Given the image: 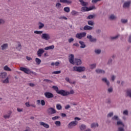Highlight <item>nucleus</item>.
<instances>
[{"mask_svg": "<svg viewBox=\"0 0 131 131\" xmlns=\"http://www.w3.org/2000/svg\"><path fill=\"white\" fill-rule=\"evenodd\" d=\"M40 104L42 106L45 105H46V101L44 100H41V102H40Z\"/></svg>", "mask_w": 131, "mask_h": 131, "instance_id": "43", "label": "nucleus"}, {"mask_svg": "<svg viewBox=\"0 0 131 131\" xmlns=\"http://www.w3.org/2000/svg\"><path fill=\"white\" fill-rule=\"evenodd\" d=\"M79 2L82 6H86L88 5V3L84 2L83 0H79Z\"/></svg>", "mask_w": 131, "mask_h": 131, "instance_id": "26", "label": "nucleus"}, {"mask_svg": "<svg viewBox=\"0 0 131 131\" xmlns=\"http://www.w3.org/2000/svg\"><path fill=\"white\" fill-rule=\"evenodd\" d=\"M47 113L50 115L55 114L57 111L53 107H50L47 110Z\"/></svg>", "mask_w": 131, "mask_h": 131, "instance_id": "8", "label": "nucleus"}, {"mask_svg": "<svg viewBox=\"0 0 131 131\" xmlns=\"http://www.w3.org/2000/svg\"><path fill=\"white\" fill-rule=\"evenodd\" d=\"M2 82L4 84H7L9 83V77H7L6 79H5Z\"/></svg>", "mask_w": 131, "mask_h": 131, "instance_id": "31", "label": "nucleus"}, {"mask_svg": "<svg viewBox=\"0 0 131 131\" xmlns=\"http://www.w3.org/2000/svg\"><path fill=\"white\" fill-rule=\"evenodd\" d=\"M108 92L109 93L112 92H113V89H112V88L108 89Z\"/></svg>", "mask_w": 131, "mask_h": 131, "instance_id": "61", "label": "nucleus"}, {"mask_svg": "<svg viewBox=\"0 0 131 131\" xmlns=\"http://www.w3.org/2000/svg\"><path fill=\"white\" fill-rule=\"evenodd\" d=\"M70 107H71L70 105H66V106H65V109H66V110H69V109L70 108Z\"/></svg>", "mask_w": 131, "mask_h": 131, "instance_id": "57", "label": "nucleus"}, {"mask_svg": "<svg viewBox=\"0 0 131 131\" xmlns=\"http://www.w3.org/2000/svg\"><path fill=\"white\" fill-rule=\"evenodd\" d=\"M74 55L73 54L69 55V61H70V63L74 65Z\"/></svg>", "mask_w": 131, "mask_h": 131, "instance_id": "10", "label": "nucleus"}, {"mask_svg": "<svg viewBox=\"0 0 131 131\" xmlns=\"http://www.w3.org/2000/svg\"><path fill=\"white\" fill-rule=\"evenodd\" d=\"M113 115V113H109V114L107 115V117L110 118V117H112Z\"/></svg>", "mask_w": 131, "mask_h": 131, "instance_id": "49", "label": "nucleus"}, {"mask_svg": "<svg viewBox=\"0 0 131 131\" xmlns=\"http://www.w3.org/2000/svg\"><path fill=\"white\" fill-rule=\"evenodd\" d=\"M98 126V123H93L91 125V127L93 128H95L97 127Z\"/></svg>", "mask_w": 131, "mask_h": 131, "instance_id": "37", "label": "nucleus"}, {"mask_svg": "<svg viewBox=\"0 0 131 131\" xmlns=\"http://www.w3.org/2000/svg\"><path fill=\"white\" fill-rule=\"evenodd\" d=\"M43 27H44V24L41 22H39V29H41V28H43Z\"/></svg>", "mask_w": 131, "mask_h": 131, "instance_id": "38", "label": "nucleus"}, {"mask_svg": "<svg viewBox=\"0 0 131 131\" xmlns=\"http://www.w3.org/2000/svg\"><path fill=\"white\" fill-rule=\"evenodd\" d=\"M55 7L58 10H62V5L60 3H57L55 5Z\"/></svg>", "mask_w": 131, "mask_h": 131, "instance_id": "18", "label": "nucleus"}, {"mask_svg": "<svg viewBox=\"0 0 131 131\" xmlns=\"http://www.w3.org/2000/svg\"><path fill=\"white\" fill-rule=\"evenodd\" d=\"M123 114L124 115H128V112L127 111H124L123 112Z\"/></svg>", "mask_w": 131, "mask_h": 131, "instance_id": "48", "label": "nucleus"}, {"mask_svg": "<svg viewBox=\"0 0 131 131\" xmlns=\"http://www.w3.org/2000/svg\"><path fill=\"white\" fill-rule=\"evenodd\" d=\"M74 39L73 38H70V39H69L68 41L69 43H71L72 41H74Z\"/></svg>", "mask_w": 131, "mask_h": 131, "instance_id": "47", "label": "nucleus"}, {"mask_svg": "<svg viewBox=\"0 0 131 131\" xmlns=\"http://www.w3.org/2000/svg\"><path fill=\"white\" fill-rule=\"evenodd\" d=\"M73 46H75L76 47H79V45L78 44V43L76 42L74 44H73Z\"/></svg>", "mask_w": 131, "mask_h": 131, "instance_id": "56", "label": "nucleus"}, {"mask_svg": "<svg viewBox=\"0 0 131 131\" xmlns=\"http://www.w3.org/2000/svg\"><path fill=\"white\" fill-rule=\"evenodd\" d=\"M127 96L131 97V89H128L126 92Z\"/></svg>", "mask_w": 131, "mask_h": 131, "instance_id": "33", "label": "nucleus"}, {"mask_svg": "<svg viewBox=\"0 0 131 131\" xmlns=\"http://www.w3.org/2000/svg\"><path fill=\"white\" fill-rule=\"evenodd\" d=\"M8 43L3 44L1 46L2 50H6V49L8 48Z\"/></svg>", "mask_w": 131, "mask_h": 131, "instance_id": "24", "label": "nucleus"}, {"mask_svg": "<svg viewBox=\"0 0 131 131\" xmlns=\"http://www.w3.org/2000/svg\"><path fill=\"white\" fill-rule=\"evenodd\" d=\"M86 35V33L85 32L77 33V34H76V38L79 39H81L82 38L85 37Z\"/></svg>", "mask_w": 131, "mask_h": 131, "instance_id": "5", "label": "nucleus"}, {"mask_svg": "<svg viewBox=\"0 0 131 131\" xmlns=\"http://www.w3.org/2000/svg\"><path fill=\"white\" fill-rule=\"evenodd\" d=\"M73 71L78 72H82L85 71L86 68L84 66H79L77 67L75 66L73 68Z\"/></svg>", "mask_w": 131, "mask_h": 131, "instance_id": "2", "label": "nucleus"}, {"mask_svg": "<svg viewBox=\"0 0 131 131\" xmlns=\"http://www.w3.org/2000/svg\"><path fill=\"white\" fill-rule=\"evenodd\" d=\"M12 114V111H9L7 112V114L6 115H4V118L5 119H8L10 118L11 115Z\"/></svg>", "mask_w": 131, "mask_h": 131, "instance_id": "15", "label": "nucleus"}, {"mask_svg": "<svg viewBox=\"0 0 131 131\" xmlns=\"http://www.w3.org/2000/svg\"><path fill=\"white\" fill-rule=\"evenodd\" d=\"M4 70L5 71H12V70L8 66H4Z\"/></svg>", "mask_w": 131, "mask_h": 131, "instance_id": "27", "label": "nucleus"}, {"mask_svg": "<svg viewBox=\"0 0 131 131\" xmlns=\"http://www.w3.org/2000/svg\"><path fill=\"white\" fill-rule=\"evenodd\" d=\"M79 43L80 45V48L81 49L85 48L86 45L83 41H79Z\"/></svg>", "mask_w": 131, "mask_h": 131, "instance_id": "21", "label": "nucleus"}, {"mask_svg": "<svg viewBox=\"0 0 131 131\" xmlns=\"http://www.w3.org/2000/svg\"><path fill=\"white\" fill-rule=\"evenodd\" d=\"M56 108L57 110H62V106L60 104H57Z\"/></svg>", "mask_w": 131, "mask_h": 131, "instance_id": "34", "label": "nucleus"}, {"mask_svg": "<svg viewBox=\"0 0 131 131\" xmlns=\"http://www.w3.org/2000/svg\"><path fill=\"white\" fill-rule=\"evenodd\" d=\"M94 17V16L93 15H90L89 16H88L87 19H93Z\"/></svg>", "mask_w": 131, "mask_h": 131, "instance_id": "55", "label": "nucleus"}, {"mask_svg": "<svg viewBox=\"0 0 131 131\" xmlns=\"http://www.w3.org/2000/svg\"><path fill=\"white\" fill-rule=\"evenodd\" d=\"M93 29V27L86 25L84 27V30H92Z\"/></svg>", "mask_w": 131, "mask_h": 131, "instance_id": "23", "label": "nucleus"}, {"mask_svg": "<svg viewBox=\"0 0 131 131\" xmlns=\"http://www.w3.org/2000/svg\"><path fill=\"white\" fill-rule=\"evenodd\" d=\"M25 105L27 107H30V103L29 102H27L25 103Z\"/></svg>", "mask_w": 131, "mask_h": 131, "instance_id": "59", "label": "nucleus"}, {"mask_svg": "<svg viewBox=\"0 0 131 131\" xmlns=\"http://www.w3.org/2000/svg\"><path fill=\"white\" fill-rule=\"evenodd\" d=\"M35 62H36V63L37 65H39L41 63V60L40 59H39L38 58H35Z\"/></svg>", "mask_w": 131, "mask_h": 131, "instance_id": "30", "label": "nucleus"}, {"mask_svg": "<svg viewBox=\"0 0 131 131\" xmlns=\"http://www.w3.org/2000/svg\"><path fill=\"white\" fill-rule=\"evenodd\" d=\"M7 76V73L6 72L0 73V77H1L2 79H5Z\"/></svg>", "mask_w": 131, "mask_h": 131, "instance_id": "19", "label": "nucleus"}, {"mask_svg": "<svg viewBox=\"0 0 131 131\" xmlns=\"http://www.w3.org/2000/svg\"><path fill=\"white\" fill-rule=\"evenodd\" d=\"M59 19H61V20H67V17H66L64 16H61L60 17H59Z\"/></svg>", "mask_w": 131, "mask_h": 131, "instance_id": "42", "label": "nucleus"}, {"mask_svg": "<svg viewBox=\"0 0 131 131\" xmlns=\"http://www.w3.org/2000/svg\"><path fill=\"white\" fill-rule=\"evenodd\" d=\"M27 59L28 60V61H30V60H32V58H31L30 57H26Z\"/></svg>", "mask_w": 131, "mask_h": 131, "instance_id": "62", "label": "nucleus"}, {"mask_svg": "<svg viewBox=\"0 0 131 131\" xmlns=\"http://www.w3.org/2000/svg\"><path fill=\"white\" fill-rule=\"evenodd\" d=\"M121 21L122 23H123V24H125V23H127V19H122V20H121Z\"/></svg>", "mask_w": 131, "mask_h": 131, "instance_id": "46", "label": "nucleus"}, {"mask_svg": "<svg viewBox=\"0 0 131 131\" xmlns=\"http://www.w3.org/2000/svg\"><path fill=\"white\" fill-rule=\"evenodd\" d=\"M89 66L90 67V69H95L96 64H90Z\"/></svg>", "mask_w": 131, "mask_h": 131, "instance_id": "39", "label": "nucleus"}, {"mask_svg": "<svg viewBox=\"0 0 131 131\" xmlns=\"http://www.w3.org/2000/svg\"><path fill=\"white\" fill-rule=\"evenodd\" d=\"M63 11L67 13H69L70 12V8L69 7H66L63 8Z\"/></svg>", "mask_w": 131, "mask_h": 131, "instance_id": "29", "label": "nucleus"}, {"mask_svg": "<svg viewBox=\"0 0 131 131\" xmlns=\"http://www.w3.org/2000/svg\"><path fill=\"white\" fill-rule=\"evenodd\" d=\"M88 24L90 26H93L94 23H93V21L90 20V21H88Z\"/></svg>", "mask_w": 131, "mask_h": 131, "instance_id": "44", "label": "nucleus"}, {"mask_svg": "<svg viewBox=\"0 0 131 131\" xmlns=\"http://www.w3.org/2000/svg\"><path fill=\"white\" fill-rule=\"evenodd\" d=\"M113 120H118L119 118H118V117L117 116H115L113 117L112 118Z\"/></svg>", "mask_w": 131, "mask_h": 131, "instance_id": "54", "label": "nucleus"}, {"mask_svg": "<svg viewBox=\"0 0 131 131\" xmlns=\"http://www.w3.org/2000/svg\"><path fill=\"white\" fill-rule=\"evenodd\" d=\"M72 15H76L77 14H78V12H77L75 10H73L71 12Z\"/></svg>", "mask_w": 131, "mask_h": 131, "instance_id": "41", "label": "nucleus"}, {"mask_svg": "<svg viewBox=\"0 0 131 131\" xmlns=\"http://www.w3.org/2000/svg\"><path fill=\"white\" fill-rule=\"evenodd\" d=\"M99 73H101V74H104L105 73V71L104 70H99Z\"/></svg>", "mask_w": 131, "mask_h": 131, "instance_id": "51", "label": "nucleus"}, {"mask_svg": "<svg viewBox=\"0 0 131 131\" xmlns=\"http://www.w3.org/2000/svg\"><path fill=\"white\" fill-rule=\"evenodd\" d=\"M16 48L18 49V50H20L21 49V45H20V43H18V47Z\"/></svg>", "mask_w": 131, "mask_h": 131, "instance_id": "50", "label": "nucleus"}, {"mask_svg": "<svg viewBox=\"0 0 131 131\" xmlns=\"http://www.w3.org/2000/svg\"><path fill=\"white\" fill-rule=\"evenodd\" d=\"M128 41H129V43H131V35L129 36V39H128Z\"/></svg>", "mask_w": 131, "mask_h": 131, "instance_id": "64", "label": "nucleus"}, {"mask_svg": "<svg viewBox=\"0 0 131 131\" xmlns=\"http://www.w3.org/2000/svg\"><path fill=\"white\" fill-rule=\"evenodd\" d=\"M79 128L81 130H84V129H85L86 128V126L85 125H84L83 124H82L79 126Z\"/></svg>", "mask_w": 131, "mask_h": 131, "instance_id": "25", "label": "nucleus"}, {"mask_svg": "<svg viewBox=\"0 0 131 131\" xmlns=\"http://www.w3.org/2000/svg\"><path fill=\"white\" fill-rule=\"evenodd\" d=\"M109 19H111V20H114L115 19H116V16H115L113 14H111L110 16H109Z\"/></svg>", "mask_w": 131, "mask_h": 131, "instance_id": "35", "label": "nucleus"}, {"mask_svg": "<svg viewBox=\"0 0 131 131\" xmlns=\"http://www.w3.org/2000/svg\"><path fill=\"white\" fill-rule=\"evenodd\" d=\"M40 125H42L44 127L46 128H50V125H49L48 124H46V123H44L43 122H40Z\"/></svg>", "mask_w": 131, "mask_h": 131, "instance_id": "17", "label": "nucleus"}, {"mask_svg": "<svg viewBox=\"0 0 131 131\" xmlns=\"http://www.w3.org/2000/svg\"><path fill=\"white\" fill-rule=\"evenodd\" d=\"M76 64V66H80L82 64V61L81 59H78V58H75L74 59V64Z\"/></svg>", "mask_w": 131, "mask_h": 131, "instance_id": "13", "label": "nucleus"}, {"mask_svg": "<svg viewBox=\"0 0 131 131\" xmlns=\"http://www.w3.org/2000/svg\"><path fill=\"white\" fill-rule=\"evenodd\" d=\"M52 89H53V90L56 91L57 94L63 96L74 94V91L73 90H71L70 92L63 90H59L57 86H53Z\"/></svg>", "mask_w": 131, "mask_h": 131, "instance_id": "1", "label": "nucleus"}, {"mask_svg": "<svg viewBox=\"0 0 131 131\" xmlns=\"http://www.w3.org/2000/svg\"><path fill=\"white\" fill-rule=\"evenodd\" d=\"M40 103H41V100L38 99L37 100V105H40Z\"/></svg>", "mask_w": 131, "mask_h": 131, "instance_id": "58", "label": "nucleus"}, {"mask_svg": "<svg viewBox=\"0 0 131 131\" xmlns=\"http://www.w3.org/2000/svg\"><path fill=\"white\" fill-rule=\"evenodd\" d=\"M35 34H41L43 33V31H34Z\"/></svg>", "mask_w": 131, "mask_h": 131, "instance_id": "36", "label": "nucleus"}, {"mask_svg": "<svg viewBox=\"0 0 131 131\" xmlns=\"http://www.w3.org/2000/svg\"><path fill=\"white\" fill-rule=\"evenodd\" d=\"M59 2L63 4H71L72 2L69 0H59Z\"/></svg>", "mask_w": 131, "mask_h": 131, "instance_id": "16", "label": "nucleus"}, {"mask_svg": "<svg viewBox=\"0 0 131 131\" xmlns=\"http://www.w3.org/2000/svg\"><path fill=\"white\" fill-rule=\"evenodd\" d=\"M60 73H61L60 71H55V72H52V74H55V75H57V74H60Z\"/></svg>", "mask_w": 131, "mask_h": 131, "instance_id": "45", "label": "nucleus"}, {"mask_svg": "<svg viewBox=\"0 0 131 131\" xmlns=\"http://www.w3.org/2000/svg\"><path fill=\"white\" fill-rule=\"evenodd\" d=\"M17 111H18V112H23V109L17 108Z\"/></svg>", "mask_w": 131, "mask_h": 131, "instance_id": "63", "label": "nucleus"}, {"mask_svg": "<svg viewBox=\"0 0 131 131\" xmlns=\"http://www.w3.org/2000/svg\"><path fill=\"white\" fill-rule=\"evenodd\" d=\"M102 81H103L104 82H105L106 83V85H108V86H110V82L107 80L106 78L102 79Z\"/></svg>", "mask_w": 131, "mask_h": 131, "instance_id": "28", "label": "nucleus"}, {"mask_svg": "<svg viewBox=\"0 0 131 131\" xmlns=\"http://www.w3.org/2000/svg\"><path fill=\"white\" fill-rule=\"evenodd\" d=\"M65 80H66L67 82H70V83H72L71 81H70V78L69 77H66Z\"/></svg>", "mask_w": 131, "mask_h": 131, "instance_id": "53", "label": "nucleus"}, {"mask_svg": "<svg viewBox=\"0 0 131 131\" xmlns=\"http://www.w3.org/2000/svg\"><path fill=\"white\" fill-rule=\"evenodd\" d=\"M94 9V7H92L91 8H89L88 7L85 6L82 7L81 8V11L82 12H89V11H91L92 10H93Z\"/></svg>", "mask_w": 131, "mask_h": 131, "instance_id": "9", "label": "nucleus"}, {"mask_svg": "<svg viewBox=\"0 0 131 131\" xmlns=\"http://www.w3.org/2000/svg\"><path fill=\"white\" fill-rule=\"evenodd\" d=\"M86 38L89 39V40L91 42H96L97 39L96 38H94L91 35H88Z\"/></svg>", "mask_w": 131, "mask_h": 131, "instance_id": "12", "label": "nucleus"}, {"mask_svg": "<svg viewBox=\"0 0 131 131\" xmlns=\"http://www.w3.org/2000/svg\"><path fill=\"white\" fill-rule=\"evenodd\" d=\"M5 23V20H4L3 19H0V25L3 24Z\"/></svg>", "mask_w": 131, "mask_h": 131, "instance_id": "52", "label": "nucleus"}, {"mask_svg": "<svg viewBox=\"0 0 131 131\" xmlns=\"http://www.w3.org/2000/svg\"><path fill=\"white\" fill-rule=\"evenodd\" d=\"M59 118H60L59 116H55V117H52V120H53V121H55L56 120H58Z\"/></svg>", "mask_w": 131, "mask_h": 131, "instance_id": "40", "label": "nucleus"}, {"mask_svg": "<svg viewBox=\"0 0 131 131\" xmlns=\"http://www.w3.org/2000/svg\"><path fill=\"white\" fill-rule=\"evenodd\" d=\"M44 95L45 97L48 99L52 98L54 97V95L51 92H45Z\"/></svg>", "mask_w": 131, "mask_h": 131, "instance_id": "11", "label": "nucleus"}, {"mask_svg": "<svg viewBox=\"0 0 131 131\" xmlns=\"http://www.w3.org/2000/svg\"><path fill=\"white\" fill-rule=\"evenodd\" d=\"M54 48H55V46L53 45L50 46L49 47H47L46 48H45V51H48L49 50H53Z\"/></svg>", "mask_w": 131, "mask_h": 131, "instance_id": "22", "label": "nucleus"}, {"mask_svg": "<svg viewBox=\"0 0 131 131\" xmlns=\"http://www.w3.org/2000/svg\"><path fill=\"white\" fill-rule=\"evenodd\" d=\"M41 38L47 41L49 40L50 39V35L48 33H43L41 35Z\"/></svg>", "mask_w": 131, "mask_h": 131, "instance_id": "7", "label": "nucleus"}, {"mask_svg": "<svg viewBox=\"0 0 131 131\" xmlns=\"http://www.w3.org/2000/svg\"><path fill=\"white\" fill-rule=\"evenodd\" d=\"M20 70L21 71H23L24 73L27 74H30L31 73H32L33 74H34V75L36 74V73L30 71L29 68H25L24 67H20Z\"/></svg>", "mask_w": 131, "mask_h": 131, "instance_id": "3", "label": "nucleus"}, {"mask_svg": "<svg viewBox=\"0 0 131 131\" xmlns=\"http://www.w3.org/2000/svg\"><path fill=\"white\" fill-rule=\"evenodd\" d=\"M98 1H99V0H93V1H92V3H93V4H96Z\"/></svg>", "mask_w": 131, "mask_h": 131, "instance_id": "60", "label": "nucleus"}, {"mask_svg": "<svg viewBox=\"0 0 131 131\" xmlns=\"http://www.w3.org/2000/svg\"><path fill=\"white\" fill-rule=\"evenodd\" d=\"M54 124H55L57 127H60L61 125V122L59 121H55Z\"/></svg>", "mask_w": 131, "mask_h": 131, "instance_id": "32", "label": "nucleus"}, {"mask_svg": "<svg viewBox=\"0 0 131 131\" xmlns=\"http://www.w3.org/2000/svg\"><path fill=\"white\" fill-rule=\"evenodd\" d=\"M131 4V1H128L124 3L123 5V8H128L129 5Z\"/></svg>", "mask_w": 131, "mask_h": 131, "instance_id": "20", "label": "nucleus"}, {"mask_svg": "<svg viewBox=\"0 0 131 131\" xmlns=\"http://www.w3.org/2000/svg\"><path fill=\"white\" fill-rule=\"evenodd\" d=\"M78 123V122L77 121H73L72 122H71L68 124V127L70 129H72L73 127L76 126Z\"/></svg>", "mask_w": 131, "mask_h": 131, "instance_id": "6", "label": "nucleus"}, {"mask_svg": "<svg viewBox=\"0 0 131 131\" xmlns=\"http://www.w3.org/2000/svg\"><path fill=\"white\" fill-rule=\"evenodd\" d=\"M45 52V51L43 49H39V50H38V51L37 52V55L38 57H41Z\"/></svg>", "mask_w": 131, "mask_h": 131, "instance_id": "14", "label": "nucleus"}, {"mask_svg": "<svg viewBox=\"0 0 131 131\" xmlns=\"http://www.w3.org/2000/svg\"><path fill=\"white\" fill-rule=\"evenodd\" d=\"M117 125H118V131H124V124L121 121H119L117 122Z\"/></svg>", "mask_w": 131, "mask_h": 131, "instance_id": "4", "label": "nucleus"}]
</instances>
